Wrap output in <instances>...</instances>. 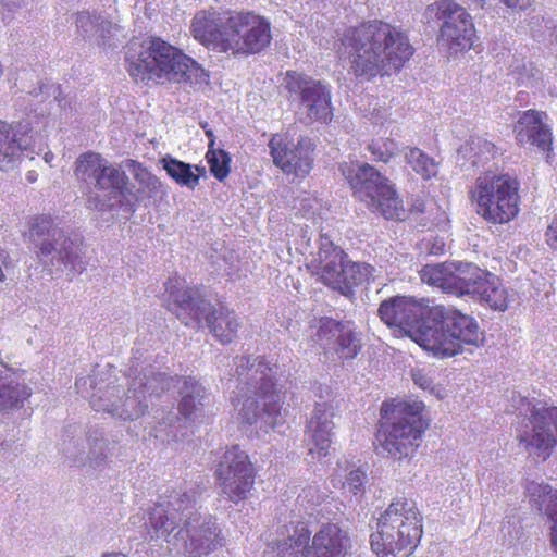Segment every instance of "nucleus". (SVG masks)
I'll use <instances>...</instances> for the list:
<instances>
[{"instance_id": "f257e3e1", "label": "nucleus", "mask_w": 557, "mask_h": 557, "mask_svg": "<svg viewBox=\"0 0 557 557\" xmlns=\"http://www.w3.org/2000/svg\"><path fill=\"white\" fill-rule=\"evenodd\" d=\"M426 310L411 297L396 296L381 304L379 315L386 325L398 327L438 358L483 344L484 335L472 317L454 308L438 307L429 315Z\"/></svg>"}, {"instance_id": "f03ea898", "label": "nucleus", "mask_w": 557, "mask_h": 557, "mask_svg": "<svg viewBox=\"0 0 557 557\" xmlns=\"http://www.w3.org/2000/svg\"><path fill=\"white\" fill-rule=\"evenodd\" d=\"M351 73L361 81L391 76L409 61L413 48L400 28L382 21L349 27L341 38Z\"/></svg>"}, {"instance_id": "7ed1b4c3", "label": "nucleus", "mask_w": 557, "mask_h": 557, "mask_svg": "<svg viewBox=\"0 0 557 557\" xmlns=\"http://www.w3.org/2000/svg\"><path fill=\"white\" fill-rule=\"evenodd\" d=\"M127 72L135 82L202 86L209 75L194 59L158 37L133 42L125 57Z\"/></svg>"}, {"instance_id": "20e7f679", "label": "nucleus", "mask_w": 557, "mask_h": 557, "mask_svg": "<svg viewBox=\"0 0 557 557\" xmlns=\"http://www.w3.org/2000/svg\"><path fill=\"white\" fill-rule=\"evenodd\" d=\"M238 385L233 403L237 401L238 420L268 432L282 420L283 395L273 382V370L261 357H240L236 361Z\"/></svg>"}, {"instance_id": "39448f33", "label": "nucleus", "mask_w": 557, "mask_h": 557, "mask_svg": "<svg viewBox=\"0 0 557 557\" xmlns=\"http://www.w3.org/2000/svg\"><path fill=\"white\" fill-rule=\"evenodd\" d=\"M169 309L186 326H199L203 321L213 336L227 344L236 336L239 322L234 311L225 307H213L197 287H185L184 281L175 277L165 283Z\"/></svg>"}, {"instance_id": "423d86ee", "label": "nucleus", "mask_w": 557, "mask_h": 557, "mask_svg": "<svg viewBox=\"0 0 557 557\" xmlns=\"http://www.w3.org/2000/svg\"><path fill=\"white\" fill-rule=\"evenodd\" d=\"M422 535V518L416 504L394 500L381 515L370 536L372 550L380 557H408Z\"/></svg>"}, {"instance_id": "0eeeda50", "label": "nucleus", "mask_w": 557, "mask_h": 557, "mask_svg": "<svg viewBox=\"0 0 557 557\" xmlns=\"http://www.w3.org/2000/svg\"><path fill=\"white\" fill-rule=\"evenodd\" d=\"M423 408L417 400L383 403L376 440L384 453L397 460L414 455L426 429L421 418Z\"/></svg>"}, {"instance_id": "6e6552de", "label": "nucleus", "mask_w": 557, "mask_h": 557, "mask_svg": "<svg viewBox=\"0 0 557 557\" xmlns=\"http://www.w3.org/2000/svg\"><path fill=\"white\" fill-rule=\"evenodd\" d=\"M74 175L90 190L87 198L90 208L103 211L117 203L122 206V199H125L126 205L131 207L129 210H135L127 199V194H131L127 188V175L100 153H82L75 161Z\"/></svg>"}, {"instance_id": "1a4fd4ad", "label": "nucleus", "mask_w": 557, "mask_h": 557, "mask_svg": "<svg viewBox=\"0 0 557 557\" xmlns=\"http://www.w3.org/2000/svg\"><path fill=\"white\" fill-rule=\"evenodd\" d=\"M307 267L324 285L346 297L352 294L355 286L372 281L375 272L371 264L350 261L326 235L320 236L318 250L311 253Z\"/></svg>"}, {"instance_id": "9d476101", "label": "nucleus", "mask_w": 557, "mask_h": 557, "mask_svg": "<svg viewBox=\"0 0 557 557\" xmlns=\"http://www.w3.org/2000/svg\"><path fill=\"white\" fill-rule=\"evenodd\" d=\"M128 376L132 382L124 399L119 396L116 386H108L104 393L98 388L90 395L92 408L124 420H136L148 407L147 395L157 396L170 387V379L165 374L150 370L140 376L137 366H132Z\"/></svg>"}, {"instance_id": "9b49d317", "label": "nucleus", "mask_w": 557, "mask_h": 557, "mask_svg": "<svg viewBox=\"0 0 557 557\" xmlns=\"http://www.w3.org/2000/svg\"><path fill=\"white\" fill-rule=\"evenodd\" d=\"M342 175L354 195L372 212L387 220H400L405 213L403 200L389 178L368 163H342Z\"/></svg>"}, {"instance_id": "f8f14e48", "label": "nucleus", "mask_w": 557, "mask_h": 557, "mask_svg": "<svg viewBox=\"0 0 557 557\" xmlns=\"http://www.w3.org/2000/svg\"><path fill=\"white\" fill-rule=\"evenodd\" d=\"M476 212L493 224H506L519 211V183L508 174L485 172L479 175L470 190Z\"/></svg>"}, {"instance_id": "ddd939ff", "label": "nucleus", "mask_w": 557, "mask_h": 557, "mask_svg": "<svg viewBox=\"0 0 557 557\" xmlns=\"http://www.w3.org/2000/svg\"><path fill=\"white\" fill-rule=\"evenodd\" d=\"M32 236L37 248V259L51 272L67 268L83 270L84 247L78 235L70 234L54 225L51 219L41 216L32 228Z\"/></svg>"}, {"instance_id": "4468645a", "label": "nucleus", "mask_w": 557, "mask_h": 557, "mask_svg": "<svg viewBox=\"0 0 557 557\" xmlns=\"http://www.w3.org/2000/svg\"><path fill=\"white\" fill-rule=\"evenodd\" d=\"M287 531L275 557H345L350 548L347 533L335 523L323 524L313 536L304 522L290 524Z\"/></svg>"}, {"instance_id": "2eb2a0df", "label": "nucleus", "mask_w": 557, "mask_h": 557, "mask_svg": "<svg viewBox=\"0 0 557 557\" xmlns=\"http://www.w3.org/2000/svg\"><path fill=\"white\" fill-rule=\"evenodd\" d=\"M151 541L162 540L170 552L185 557H206L221 545V530L216 519L207 512L194 513L164 534L151 535Z\"/></svg>"}, {"instance_id": "dca6fc26", "label": "nucleus", "mask_w": 557, "mask_h": 557, "mask_svg": "<svg viewBox=\"0 0 557 557\" xmlns=\"http://www.w3.org/2000/svg\"><path fill=\"white\" fill-rule=\"evenodd\" d=\"M201 487L197 482H184L175 488L164 492L157 505L150 512L148 522V534H164L184 522V519L199 511L201 500Z\"/></svg>"}, {"instance_id": "f3484780", "label": "nucleus", "mask_w": 557, "mask_h": 557, "mask_svg": "<svg viewBox=\"0 0 557 557\" xmlns=\"http://www.w3.org/2000/svg\"><path fill=\"white\" fill-rule=\"evenodd\" d=\"M289 100L298 103V112L308 123H327L333 117L331 86L304 73L288 71L284 78Z\"/></svg>"}, {"instance_id": "a211bd4d", "label": "nucleus", "mask_w": 557, "mask_h": 557, "mask_svg": "<svg viewBox=\"0 0 557 557\" xmlns=\"http://www.w3.org/2000/svg\"><path fill=\"white\" fill-rule=\"evenodd\" d=\"M520 401V413L530 412V417L517 430L519 442L530 455L546 459L556 444L557 407L531 406L527 398Z\"/></svg>"}, {"instance_id": "6ab92c4d", "label": "nucleus", "mask_w": 557, "mask_h": 557, "mask_svg": "<svg viewBox=\"0 0 557 557\" xmlns=\"http://www.w3.org/2000/svg\"><path fill=\"white\" fill-rule=\"evenodd\" d=\"M255 474L246 451L237 445L227 448L215 470L220 495L235 504L247 499L255 484Z\"/></svg>"}, {"instance_id": "aec40b11", "label": "nucleus", "mask_w": 557, "mask_h": 557, "mask_svg": "<svg viewBox=\"0 0 557 557\" xmlns=\"http://www.w3.org/2000/svg\"><path fill=\"white\" fill-rule=\"evenodd\" d=\"M45 148L44 136L29 120L11 125L0 120V170L13 169L22 158L34 159Z\"/></svg>"}, {"instance_id": "412c9836", "label": "nucleus", "mask_w": 557, "mask_h": 557, "mask_svg": "<svg viewBox=\"0 0 557 557\" xmlns=\"http://www.w3.org/2000/svg\"><path fill=\"white\" fill-rule=\"evenodd\" d=\"M227 25L231 37L226 49L230 53H257L271 42L270 23L251 12L232 14Z\"/></svg>"}, {"instance_id": "4be33fe9", "label": "nucleus", "mask_w": 557, "mask_h": 557, "mask_svg": "<svg viewBox=\"0 0 557 557\" xmlns=\"http://www.w3.org/2000/svg\"><path fill=\"white\" fill-rule=\"evenodd\" d=\"M274 164L286 174L307 175L312 166L310 139L300 138L294 144L287 137L275 135L269 143Z\"/></svg>"}, {"instance_id": "5701e85b", "label": "nucleus", "mask_w": 557, "mask_h": 557, "mask_svg": "<svg viewBox=\"0 0 557 557\" xmlns=\"http://www.w3.org/2000/svg\"><path fill=\"white\" fill-rule=\"evenodd\" d=\"M334 409L327 403L317 404L306 426L308 454L312 459L327 456L332 444Z\"/></svg>"}, {"instance_id": "b1692460", "label": "nucleus", "mask_w": 557, "mask_h": 557, "mask_svg": "<svg viewBox=\"0 0 557 557\" xmlns=\"http://www.w3.org/2000/svg\"><path fill=\"white\" fill-rule=\"evenodd\" d=\"M513 132L519 145H531L545 152L552 149L553 132L548 115L534 109L520 113Z\"/></svg>"}, {"instance_id": "393cba45", "label": "nucleus", "mask_w": 557, "mask_h": 557, "mask_svg": "<svg viewBox=\"0 0 557 557\" xmlns=\"http://www.w3.org/2000/svg\"><path fill=\"white\" fill-rule=\"evenodd\" d=\"M195 39L220 52H226V44L230 41L231 32L227 23L223 25L222 18L216 12H199L191 24Z\"/></svg>"}, {"instance_id": "a878e982", "label": "nucleus", "mask_w": 557, "mask_h": 557, "mask_svg": "<svg viewBox=\"0 0 557 557\" xmlns=\"http://www.w3.org/2000/svg\"><path fill=\"white\" fill-rule=\"evenodd\" d=\"M108 443L103 438H83L64 442L63 453L76 466H85L96 469L102 466L107 459Z\"/></svg>"}, {"instance_id": "bb28decb", "label": "nucleus", "mask_w": 557, "mask_h": 557, "mask_svg": "<svg viewBox=\"0 0 557 557\" xmlns=\"http://www.w3.org/2000/svg\"><path fill=\"white\" fill-rule=\"evenodd\" d=\"M75 24L77 33L83 38L103 48L115 46L113 38L119 27L102 16L90 12H79L76 14Z\"/></svg>"}, {"instance_id": "cd10ccee", "label": "nucleus", "mask_w": 557, "mask_h": 557, "mask_svg": "<svg viewBox=\"0 0 557 557\" xmlns=\"http://www.w3.org/2000/svg\"><path fill=\"white\" fill-rule=\"evenodd\" d=\"M30 395L32 388L20 373L5 371L0 375V411L22 408Z\"/></svg>"}, {"instance_id": "c85d7f7f", "label": "nucleus", "mask_w": 557, "mask_h": 557, "mask_svg": "<svg viewBox=\"0 0 557 557\" xmlns=\"http://www.w3.org/2000/svg\"><path fill=\"white\" fill-rule=\"evenodd\" d=\"M481 274L482 270L472 263L453 262L444 292L457 296L471 294Z\"/></svg>"}, {"instance_id": "c756f323", "label": "nucleus", "mask_w": 557, "mask_h": 557, "mask_svg": "<svg viewBox=\"0 0 557 557\" xmlns=\"http://www.w3.org/2000/svg\"><path fill=\"white\" fill-rule=\"evenodd\" d=\"M467 10L453 0H440L429 4L423 12V21L426 24H440L450 26L471 20Z\"/></svg>"}, {"instance_id": "7c9ffc66", "label": "nucleus", "mask_w": 557, "mask_h": 557, "mask_svg": "<svg viewBox=\"0 0 557 557\" xmlns=\"http://www.w3.org/2000/svg\"><path fill=\"white\" fill-rule=\"evenodd\" d=\"M181 396L178 411L186 419L190 420L199 417L209 403V394L205 387L191 377L185 379L181 388Z\"/></svg>"}, {"instance_id": "2f4dec72", "label": "nucleus", "mask_w": 557, "mask_h": 557, "mask_svg": "<svg viewBox=\"0 0 557 557\" xmlns=\"http://www.w3.org/2000/svg\"><path fill=\"white\" fill-rule=\"evenodd\" d=\"M475 38V28L471 20H463L462 23L449 24L440 27V41L445 45L450 52L457 53L469 50Z\"/></svg>"}, {"instance_id": "473e14b6", "label": "nucleus", "mask_w": 557, "mask_h": 557, "mask_svg": "<svg viewBox=\"0 0 557 557\" xmlns=\"http://www.w3.org/2000/svg\"><path fill=\"white\" fill-rule=\"evenodd\" d=\"M160 164L166 174L180 186L194 190L200 181V174L205 169L198 165H191L177 160L170 154L160 159Z\"/></svg>"}, {"instance_id": "72a5a7b5", "label": "nucleus", "mask_w": 557, "mask_h": 557, "mask_svg": "<svg viewBox=\"0 0 557 557\" xmlns=\"http://www.w3.org/2000/svg\"><path fill=\"white\" fill-rule=\"evenodd\" d=\"M471 294L478 295L482 301L495 310L505 311L508 307L505 289L495 277L487 278L483 271Z\"/></svg>"}, {"instance_id": "f704fd0d", "label": "nucleus", "mask_w": 557, "mask_h": 557, "mask_svg": "<svg viewBox=\"0 0 557 557\" xmlns=\"http://www.w3.org/2000/svg\"><path fill=\"white\" fill-rule=\"evenodd\" d=\"M530 504L549 517V509H557V490L545 483L532 481L527 485Z\"/></svg>"}, {"instance_id": "c9c22d12", "label": "nucleus", "mask_w": 557, "mask_h": 557, "mask_svg": "<svg viewBox=\"0 0 557 557\" xmlns=\"http://www.w3.org/2000/svg\"><path fill=\"white\" fill-rule=\"evenodd\" d=\"M495 153V145L483 137H472L458 150V154L469 159L473 166L483 164L485 161L493 158Z\"/></svg>"}, {"instance_id": "e433bc0d", "label": "nucleus", "mask_w": 557, "mask_h": 557, "mask_svg": "<svg viewBox=\"0 0 557 557\" xmlns=\"http://www.w3.org/2000/svg\"><path fill=\"white\" fill-rule=\"evenodd\" d=\"M318 323L314 341L325 354L330 352V349L336 339H338V336H342L344 330L350 325L349 322L343 323L327 317L319 319Z\"/></svg>"}, {"instance_id": "4c0bfd02", "label": "nucleus", "mask_w": 557, "mask_h": 557, "mask_svg": "<svg viewBox=\"0 0 557 557\" xmlns=\"http://www.w3.org/2000/svg\"><path fill=\"white\" fill-rule=\"evenodd\" d=\"M405 160L424 180H430L437 174L438 163L417 147L408 148L405 151Z\"/></svg>"}, {"instance_id": "58836bf2", "label": "nucleus", "mask_w": 557, "mask_h": 557, "mask_svg": "<svg viewBox=\"0 0 557 557\" xmlns=\"http://www.w3.org/2000/svg\"><path fill=\"white\" fill-rule=\"evenodd\" d=\"M134 178L138 184V193L148 198H158L166 195L164 184L151 172L140 164L134 168Z\"/></svg>"}, {"instance_id": "ea45409f", "label": "nucleus", "mask_w": 557, "mask_h": 557, "mask_svg": "<svg viewBox=\"0 0 557 557\" xmlns=\"http://www.w3.org/2000/svg\"><path fill=\"white\" fill-rule=\"evenodd\" d=\"M361 343L351 324L344 330L342 336L333 344L329 354H335L339 359H354L360 351Z\"/></svg>"}, {"instance_id": "a19ab883", "label": "nucleus", "mask_w": 557, "mask_h": 557, "mask_svg": "<svg viewBox=\"0 0 557 557\" xmlns=\"http://www.w3.org/2000/svg\"><path fill=\"white\" fill-rule=\"evenodd\" d=\"M367 150L374 161L387 163L399 152L398 144L388 137H377L368 144Z\"/></svg>"}, {"instance_id": "79ce46f5", "label": "nucleus", "mask_w": 557, "mask_h": 557, "mask_svg": "<svg viewBox=\"0 0 557 557\" xmlns=\"http://www.w3.org/2000/svg\"><path fill=\"white\" fill-rule=\"evenodd\" d=\"M453 269V262H443L436 264H426L420 271L422 282L441 288L444 292L446 278L449 270Z\"/></svg>"}, {"instance_id": "37998d69", "label": "nucleus", "mask_w": 557, "mask_h": 557, "mask_svg": "<svg viewBox=\"0 0 557 557\" xmlns=\"http://www.w3.org/2000/svg\"><path fill=\"white\" fill-rule=\"evenodd\" d=\"M211 174L219 181H223L230 173L231 158L222 149H209L206 154Z\"/></svg>"}, {"instance_id": "c03bdc74", "label": "nucleus", "mask_w": 557, "mask_h": 557, "mask_svg": "<svg viewBox=\"0 0 557 557\" xmlns=\"http://www.w3.org/2000/svg\"><path fill=\"white\" fill-rule=\"evenodd\" d=\"M335 480L341 483L345 493L359 496L364 492L367 474L360 469H352L344 476V481L339 473L336 475Z\"/></svg>"}, {"instance_id": "a18cd8bd", "label": "nucleus", "mask_w": 557, "mask_h": 557, "mask_svg": "<svg viewBox=\"0 0 557 557\" xmlns=\"http://www.w3.org/2000/svg\"><path fill=\"white\" fill-rule=\"evenodd\" d=\"M411 377L417 386L424 391H429L431 394L440 395V388L434 385L433 376L431 371L425 369L412 370Z\"/></svg>"}, {"instance_id": "49530a36", "label": "nucleus", "mask_w": 557, "mask_h": 557, "mask_svg": "<svg viewBox=\"0 0 557 557\" xmlns=\"http://www.w3.org/2000/svg\"><path fill=\"white\" fill-rule=\"evenodd\" d=\"M545 236L548 246L557 250V215L548 224Z\"/></svg>"}, {"instance_id": "de8ad7c7", "label": "nucleus", "mask_w": 557, "mask_h": 557, "mask_svg": "<svg viewBox=\"0 0 557 557\" xmlns=\"http://www.w3.org/2000/svg\"><path fill=\"white\" fill-rule=\"evenodd\" d=\"M548 519L550 521V545L557 552V509H549Z\"/></svg>"}, {"instance_id": "09e8293b", "label": "nucleus", "mask_w": 557, "mask_h": 557, "mask_svg": "<svg viewBox=\"0 0 557 557\" xmlns=\"http://www.w3.org/2000/svg\"><path fill=\"white\" fill-rule=\"evenodd\" d=\"M506 7L510 9L524 10L531 4V0H500Z\"/></svg>"}, {"instance_id": "8fccbe9b", "label": "nucleus", "mask_w": 557, "mask_h": 557, "mask_svg": "<svg viewBox=\"0 0 557 557\" xmlns=\"http://www.w3.org/2000/svg\"><path fill=\"white\" fill-rule=\"evenodd\" d=\"M24 0H0V4L8 10V12H14L24 5Z\"/></svg>"}, {"instance_id": "3c124183", "label": "nucleus", "mask_w": 557, "mask_h": 557, "mask_svg": "<svg viewBox=\"0 0 557 557\" xmlns=\"http://www.w3.org/2000/svg\"><path fill=\"white\" fill-rule=\"evenodd\" d=\"M101 557H127V555L122 552H107Z\"/></svg>"}, {"instance_id": "603ef678", "label": "nucleus", "mask_w": 557, "mask_h": 557, "mask_svg": "<svg viewBox=\"0 0 557 557\" xmlns=\"http://www.w3.org/2000/svg\"><path fill=\"white\" fill-rule=\"evenodd\" d=\"M44 159L47 163H50L53 159V153L50 151L45 152Z\"/></svg>"}, {"instance_id": "864d4df0", "label": "nucleus", "mask_w": 557, "mask_h": 557, "mask_svg": "<svg viewBox=\"0 0 557 557\" xmlns=\"http://www.w3.org/2000/svg\"><path fill=\"white\" fill-rule=\"evenodd\" d=\"M312 492H314V488L310 486V487H308V490L304 491L305 495L304 496L299 495L298 498L308 497V495L311 494Z\"/></svg>"}, {"instance_id": "5fc2aeb1", "label": "nucleus", "mask_w": 557, "mask_h": 557, "mask_svg": "<svg viewBox=\"0 0 557 557\" xmlns=\"http://www.w3.org/2000/svg\"><path fill=\"white\" fill-rule=\"evenodd\" d=\"M27 180L33 183L36 181V176H35V173L34 172H28L27 174Z\"/></svg>"}, {"instance_id": "6e6d98bb", "label": "nucleus", "mask_w": 557, "mask_h": 557, "mask_svg": "<svg viewBox=\"0 0 557 557\" xmlns=\"http://www.w3.org/2000/svg\"><path fill=\"white\" fill-rule=\"evenodd\" d=\"M83 382H84V383H86V381H85V380H83ZM81 384H82V379H81V380H77V381H76V383H75V385H76V387H77L78 389L81 388Z\"/></svg>"}, {"instance_id": "4d7b16f0", "label": "nucleus", "mask_w": 557, "mask_h": 557, "mask_svg": "<svg viewBox=\"0 0 557 557\" xmlns=\"http://www.w3.org/2000/svg\"><path fill=\"white\" fill-rule=\"evenodd\" d=\"M312 504H318L320 502V497L318 496L317 499H311Z\"/></svg>"}, {"instance_id": "13d9d810", "label": "nucleus", "mask_w": 557, "mask_h": 557, "mask_svg": "<svg viewBox=\"0 0 557 557\" xmlns=\"http://www.w3.org/2000/svg\"><path fill=\"white\" fill-rule=\"evenodd\" d=\"M3 277H4V274L2 272V269L0 268V282L3 280Z\"/></svg>"}, {"instance_id": "bf43d9fd", "label": "nucleus", "mask_w": 557, "mask_h": 557, "mask_svg": "<svg viewBox=\"0 0 557 557\" xmlns=\"http://www.w3.org/2000/svg\"><path fill=\"white\" fill-rule=\"evenodd\" d=\"M64 557H75V556L67 555V556H64Z\"/></svg>"}, {"instance_id": "052dcab7", "label": "nucleus", "mask_w": 557, "mask_h": 557, "mask_svg": "<svg viewBox=\"0 0 557 557\" xmlns=\"http://www.w3.org/2000/svg\"><path fill=\"white\" fill-rule=\"evenodd\" d=\"M482 2H485L486 0H481Z\"/></svg>"}]
</instances>
